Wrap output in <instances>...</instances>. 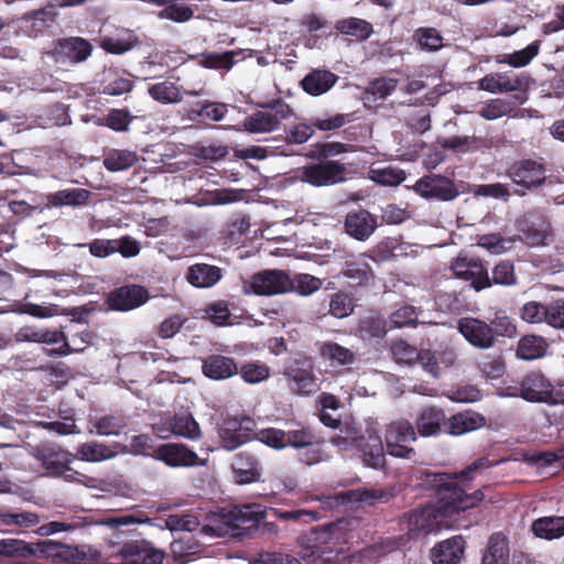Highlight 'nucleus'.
<instances>
[{
  "instance_id": "ddd939ff",
  "label": "nucleus",
  "mask_w": 564,
  "mask_h": 564,
  "mask_svg": "<svg viewBox=\"0 0 564 564\" xmlns=\"http://www.w3.org/2000/svg\"><path fill=\"white\" fill-rule=\"evenodd\" d=\"M458 330L468 343L477 348L486 349L494 344L492 328L480 319L462 318L458 323Z\"/></svg>"
},
{
  "instance_id": "f8f14e48",
  "label": "nucleus",
  "mask_w": 564,
  "mask_h": 564,
  "mask_svg": "<svg viewBox=\"0 0 564 564\" xmlns=\"http://www.w3.org/2000/svg\"><path fill=\"white\" fill-rule=\"evenodd\" d=\"M256 423L250 417L240 421H229L220 432L221 446L234 451L253 437Z\"/></svg>"
},
{
  "instance_id": "20e7f679",
  "label": "nucleus",
  "mask_w": 564,
  "mask_h": 564,
  "mask_svg": "<svg viewBox=\"0 0 564 564\" xmlns=\"http://www.w3.org/2000/svg\"><path fill=\"white\" fill-rule=\"evenodd\" d=\"M290 274L278 269L261 270L242 280L245 295L273 296L289 293Z\"/></svg>"
},
{
  "instance_id": "2eb2a0df",
  "label": "nucleus",
  "mask_w": 564,
  "mask_h": 564,
  "mask_svg": "<svg viewBox=\"0 0 564 564\" xmlns=\"http://www.w3.org/2000/svg\"><path fill=\"white\" fill-rule=\"evenodd\" d=\"M148 299V292L142 286H123L109 295L108 304L116 311H130L144 304Z\"/></svg>"
},
{
  "instance_id": "9d476101",
  "label": "nucleus",
  "mask_w": 564,
  "mask_h": 564,
  "mask_svg": "<svg viewBox=\"0 0 564 564\" xmlns=\"http://www.w3.org/2000/svg\"><path fill=\"white\" fill-rule=\"evenodd\" d=\"M513 183L522 189H513L512 193L523 195L524 189L541 185L545 180V172L541 164L534 161H522L514 164L510 171Z\"/></svg>"
},
{
  "instance_id": "c756f323",
  "label": "nucleus",
  "mask_w": 564,
  "mask_h": 564,
  "mask_svg": "<svg viewBox=\"0 0 564 564\" xmlns=\"http://www.w3.org/2000/svg\"><path fill=\"white\" fill-rule=\"evenodd\" d=\"M122 563H133V564H163L165 554L163 551L147 547L138 551L134 545H126L122 550Z\"/></svg>"
},
{
  "instance_id": "a878e982",
  "label": "nucleus",
  "mask_w": 564,
  "mask_h": 564,
  "mask_svg": "<svg viewBox=\"0 0 564 564\" xmlns=\"http://www.w3.org/2000/svg\"><path fill=\"white\" fill-rule=\"evenodd\" d=\"M547 347L542 336L525 335L518 343L517 357L524 360L539 359L545 356Z\"/></svg>"
},
{
  "instance_id": "6ab92c4d",
  "label": "nucleus",
  "mask_w": 564,
  "mask_h": 564,
  "mask_svg": "<svg viewBox=\"0 0 564 564\" xmlns=\"http://www.w3.org/2000/svg\"><path fill=\"white\" fill-rule=\"evenodd\" d=\"M345 226L351 237L365 240L375 231L377 221L369 212L358 210L347 215Z\"/></svg>"
},
{
  "instance_id": "5fc2aeb1",
  "label": "nucleus",
  "mask_w": 564,
  "mask_h": 564,
  "mask_svg": "<svg viewBox=\"0 0 564 564\" xmlns=\"http://www.w3.org/2000/svg\"><path fill=\"white\" fill-rule=\"evenodd\" d=\"M194 11L191 7L184 4L172 3L159 12L160 19L171 20L177 23H183L191 20Z\"/></svg>"
},
{
  "instance_id": "a18cd8bd",
  "label": "nucleus",
  "mask_w": 564,
  "mask_h": 564,
  "mask_svg": "<svg viewBox=\"0 0 564 564\" xmlns=\"http://www.w3.org/2000/svg\"><path fill=\"white\" fill-rule=\"evenodd\" d=\"M514 242V237L505 238L498 234H489L480 236L477 245L491 253L500 254L509 250Z\"/></svg>"
},
{
  "instance_id": "09e8293b",
  "label": "nucleus",
  "mask_w": 564,
  "mask_h": 564,
  "mask_svg": "<svg viewBox=\"0 0 564 564\" xmlns=\"http://www.w3.org/2000/svg\"><path fill=\"white\" fill-rule=\"evenodd\" d=\"M236 528L237 525L231 523V518L228 514H220L205 524L202 530L210 535L225 536L232 533Z\"/></svg>"
},
{
  "instance_id": "864d4df0",
  "label": "nucleus",
  "mask_w": 564,
  "mask_h": 564,
  "mask_svg": "<svg viewBox=\"0 0 564 564\" xmlns=\"http://www.w3.org/2000/svg\"><path fill=\"white\" fill-rule=\"evenodd\" d=\"M34 546L18 539L0 540V555H31L35 554Z\"/></svg>"
},
{
  "instance_id": "412c9836",
  "label": "nucleus",
  "mask_w": 564,
  "mask_h": 564,
  "mask_svg": "<svg viewBox=\"0 0 564 564\" xmlns=\"http://www.w3.org/2000/svg\"><path fill=\"white\" fill-rule=\"evenodd\" d=\"M481 564H510L509 543L503 534L494 533L489 538Z\"/></svg>"
},
{
  "instance_id": "393cba45",
  "label": "nucleus",
  "mask_w": 564,
  "mask_h": 564,
  "mask_svg": "<svg viewBox=\"0 0 564 564\" xmlns=\"http://www.w3.org/2000/svg\"><path fill=\"white\" fill-rule=\"evenodd\" d=\"M531 529L541 539L554 540L564 536V517H542L533 521Z\"/></svg>"
},
{
  "instance_id": "4d7b16f0",
  "label": "nucleus",
  "mask_w": 564,
  "mask_h": 564,
  "mask_svg": "<svg viewBox=\"0 0 564 564\" xmlns=\"http://www.w3.org/2000/svg\"><path fill=\"white\" fill-rule=\"evenodd\" d=\"M491 284L513 285L517 282L514 267L509 261L498 263L492 270Z\"/></svg>"
},
{
  "instance_id": "de8ad7c7",
  "label": "nucleus",
  "mask_w": 564,
  "mask_h": 564,
  "mask_svg": "<svg viewBox=\"0 0 564 564\" xmlns=\"http://www.w3.org/2000/svg\"><path fill=\"white\" fill-rule=\"evenodd\" d=\"M370 438L373 443L364 448V460L369 467L378 469L383 467L386 462L383 446L378 435H370Z\"/></svg>"
},
{
  "instance_id": "423d86ee",
  "label": "nucleus",
  "mask_w": 564,
  "mask_h": 564,
  "mask_svg": "<svg viewBox=\"0 0 564 564\" xmlns=\"http://www.w3.org/2000/svg\"><path fill=\"white\" fill-rule=\"evenodd\" d=\"M521 397L530 402L564 405V384L555 388L544 376L531 373L521 384Z\"/></svg>"
},
{
  "instance_id": "79ce46f5",
  "label": "nucleus",
  "mask_w": 564,
  "mask_h": 564,
  "mask_svg": "<svg viewBox=\"0 0 564 564\" xmlns=\"http://www.w3.org/2000/svg\"><path fill=\"white\" fill-rule=\"evenodd\" d=\"M62 52L72 62L85 61L91 54V45L84 39L73 37L61 43Z\"/></svg>"
},
{
  "instance_id": "cd10ccee",
  "label": "nucleus",
  "mask_w": 564,
  "mask_h": 564,
  "mask_svg": "<svg viewBox=\"0 0 564 564\" xmlns=\"http://www.w3.org/2000/svg\"><path fill=\"white\" fill-rule=\"evenodd\" d=\"M117 452L111 447L95 441L78 446L76 457L83 462L99 463L116 457Z\"/></svg>"
},
{
  "instance_id": "49530a36",
  "label": "nucleus",
  "mask_w": 564,
  "mask_h": 564,
  "mask_svg": "<svg viewBox=\"0 0 564 564\" xmlns=\"http://www.w3.org/2000/svg\"><path fill=\"white\" fill-rule=\"evenodd\" d=\"M246 383L256 384L267 380L270 376V369L263 364L247 362L238 370Z\"/></svg>"
},
{
  "instance_id": "774afa93",
  "label": "nucleus",
  "mask_w": 564,
  "mask_h": 564,
  "mask_svg": "<svg viewBox=\"0 0 564 564\" xmlns=\"http://www.w3.org/2000/svg\"><path fill=\"white\" fill-rule=\"evenodd\" d=\"M254 564H301V560L291 554L264 552L254 558Z\"/></svg>"
},
{
  "instance_id": "69168bd1",
  "label": "nucleus",
  "mask_w": 564,
  "mask_h": 564,
  "mask_svg": "<svg viewBox=\"0 0 564 564\" xmlns=\"http://www.w3.org/2000/svg\"><path fill=\"white\" fill-rule=\"evenodd\" d=\"M122 430V424L113 416H104L93 424L90 433L100 436L118 435Z\"/></svg>"
},
{
  "instance_id": "603ef678",
  "label": "nucleus",
  "mask_w": 564,
  "mask_h": 564,
  "mask_svg": "<svg viewBox=\"0 0 564 564\" xmlns=\"http://www.w3.org/2000/svg\"><path fill=\"white\" fill-rule=\"evenodd\" d=\"M285 447L306 448L314 444V435L307 429L291 430L285 432Z\"/></svg>"
},
{
  "instance_id": "aec40b11",
  "label": "nucleus",
  "mask_w": 564,
  "mask_h": 564,
  "mask_svg": "<svg viewBox=\"0 0 564 564\" xmlns=\"http://www.w3.org/2000/svg\"><path fill=\"white\" fill-rule=\"evenodd\" d=\"M232 471L238 484H250L258 481L261 477V468L258 460L245 453H240L235 457Z\"/></svg>"
},
{
  "instance_id": "a211bd4d",
  "label": "nucleus",
  "mask_w": 564,
  "mask_h": 564,
  "mask_svg": "<svg viewBox=\"0 0 564 564\" xmlns=\"http://www.w3.org/2000/svg\"><path fill=\"white\" fill-rule=\"evenodd\" d=\"M202 371L212 380H225L238 373V367L230 357L212 355L203 359Z\"/></svg>"
},
{
  "instance_id": "3c124183",
  "label": "nucleus",
  "mask_w": 564,
  "mask_h": 564,
  "mask_svg": "<svg viewBox=\"0 0 564 564\" xmlns=\"http://www.w3.org/2000/svg\"><path fill=\"white\" fill-rule=\"evenodd\" d=\"M512 111L513 106L511 102L503 99H494L480 110V116L486 120H495L509 116Z\"/></svg>"
},
{
  "instance_id": "473e14b6",
  "label": "nucleus",
  "mask_w": 564,
  "mask_h": 564,
  "mask_svg": "<svg viewBox=\"0 0 564 564\" xmlns=\"http://www.w3.org/2000/svg\"><path fill=\"white\" fill-rule=\"evenodd\" d=\"M138 43L134 34L129 30L118 31L116 34L105 36L100 46L110 54H123L130 51Z\"/></svg>"
},
{
  "instance_id": "a19ab883",
  "label": "nucleus",
  "mask_w": 564,
  "mask_h": 564,
  "mask_svg": "<svg viewBox=\"0 0 564 564\" xmlns=\"http://www.w3.org/2000/svg\"><path fill=\"white\" fill-rule=\"evenodd\" d=\"M290 282L289 293L295 292L302 296L312 295L322 288V280L307 273L290 276Z\"/></svg>"
},
{
  "instance_id": "8fccbe9b",
  "label": "nucleus",
  "mask_w": 564,
  "mask_h": 564,
  "mask_svg": "<svg viewBox=\"0 0 564 564\" xmlns=\"http://www.w3.org/2000/svg\"><path fill=\"white\" fill-rule=\"evenodd\" d=\"M199 519L194 514H172L165 520V527L171 531H194L199 527Z\"/></svg>"
},
{
  "instance_id": "e2e57ef3",
  "label": "nucleus",
  "mask_w": 564,
  "mask_h": 564,
  "mask_svg": "<svg viewBox=\"0 0 564 564\" xmlns=\"http://www.w3.org/2000/svg\"><path fill=\"white\" fill-rule=\"evenodd\" d=\"M132 121L129 111L123 109H112L106 117V126L115 131H127Z\"/></svg>"
},
{
  "instance_id": "4468645a",
  "label": "nucleus",
  "mask_w": 564,
  "mask_h": 564,
  "mask_svg": "<svg viewBox=\"0 0 564 564\" xmlns=\"http://www.w3.org/2000/svg\"><path fill=\"white\" fill-rule=\"evenodd\" d=\"M154 431L160 438H169L171 434H174L188 440H197L202 434L198 423L187 413L174 415L169 427L156 425Z\"/></svg>"
},
{
  "instance_id": "4c0bfd02",
  "label": "nucleus",
  "mask_w": 564,
  "mask_h": 564,
  "mask_svg": "<svg viewBox=\"0 0 564 564\" xmlns=\"http://www.w3.org/2000/svg\"><path fill=\"white\" fill-rule=\"evenodd\" d=\"M41 344H61L58 348H53L47 351L48 355H61L66 356L73 352L82 351L83 348H72L70 345L67 343L66 337L63 332L59 330H45L41 329Z\"/></svg>"
},
{
  "instance_id": "6e6d98bb",
  "label": "nucleus",
  "mask_w": 564,
  "mask_h": 564,
  "mask_svg": "<svg viewBox=\"0 0 564 564\" xmlns=\"http://www.w3.org/2000/svg\"><path fill=\"white\" fill-rule=\"evenodd\" d=\"M254 437L265 444L267 446L271 447V448H274V449H283L285 448V431H282V430H279V429H274V427H269V429H264V430H261L259 431Z\"/></svg>"
},
{
  "instance_id": "37998d69",
  "label": "nucleus",
  "mask_w": 564,
  "mask_h": 564,
  "mask_svg": "<svg viewBox=\"0 0 564 564\" xmlns=\"http://www.w3.org/2000/svg\"><path fill=\"white\" fill-rule=\"evenodd\" d=\"M368 177L381 185L397 186L405 180V173L394 167L370 169Z\"/></svg>"
},
{
  "instance_id": "bf43d9fd",
  "label": "nucleus",
  "mask_w": 564,
  "mask_h": 564,
  "mask_svg": "<svg viewBox=\"0 0 564 564\" xmlns=\"http://www.w3.org/2000/svg\"><path fill=\"white\" fill-rule=\"evenodd\" d=\"M354 311L351 299L345 293H336L332 296L329 303V312L337 318H344L350 315Z\"/></svg>"
},
{
  "instance_id": "f3484780",
  "label": "nucleus",
  "mask_w": 564,
  "mask_h": 564,
  "mask_svg": "<svg viewBox=\"0 0 564 564\" xmlns=\"http://www.w3.org/2000/svg\"><path fill=\"white\" fill-rule=\"evenodd\" d=\"M465 542L462 536H454L442 541L431 551L434 564H458L463 557Z\"/></svg>"
},
{
  "instance_id": "72a5a7b5",
  "label": "nucleus",
  "mask_w": 564,
  "mask_h": 564,
  "mask_svg": "<svg viewBox=\"0 0 564 564\" xmlns=\"http://www.w3.org/2000/svg\"><path fill=\"white\" fill-rule=\"evenodd\" d=\"M89 192L84 188H67L47 195L51 206H80L87 203Z\"/></svg>"
},
{
  "instance_id": "052dcab7",
  "label": "nucleus",
  "mask_w": 564,
  "mask_h": 564,
  "mask_svg": "<svg viewBox=\"0 0 564 564\" xmlns=\"http://www.w3.org/2000/svg\"><path fill=\"white\" fill-rule=\"evenodd\" d=\"M398 86V80L389 77L375 79L368 87L367 93L375 99H383L391 95Z\"/></svg>"
},
{
  "instance_id": "c85d7f7f",
  "label": "nucleus",
  "mask_w": 564,
  "mask_h": 564,
  "mask_svg": "<svg viewBox=\"0 0 564 564\" xmlns=\"http://www.w3.org/2000/svg\"><path fill=\"white\" fill-rule=\"evenodd\" d=\"M148 94L158 102L163 105L180 104L183 94L180 86L171 80L155 83L148 87Z\"/></svg>"
},
{
  "instance_id": "0e129e2a",
  "label": "nucleus",
  "mask_w": 564,
  "mask_h": 564,
  "mask_svg": "<svg viewBox=\"0 0 564 564\" xmlns=\"http://www.w3.org/2000/svg\"><path fill=\"white\" fill-rule=\"evenodd\" d=\"M479 87L492 94L508 91L513 88L510 82L499 74L485 76L480 79Z\"/></svg>"
},
{
  "instance_id": "c03bdc74",
  "label": "nucleus",
  "mask_w": 564,
  "mask_h": 564,
  "mask_svg": "<svg viewBox=\"0 0 564 564\" xmlns=\"http://www.w3.org/2000/svg\"><path fill=\"white\" fill-rule=\"evenodd\" d=\"M137 161V155L128 150H115L104 160V165L108 171L119 172L132 166Z\"/></svg>"
},
{
  "instance_id": "13d9d810",
  "label": "nucleus",
  "mask_w": 564,
  "mask_h": 564,
  "mask_svg": "<svg viewBox=\"0 0 564 564\" xmlns=\"http://www.w3.org/2000/svg\"><path fill=\"white\" fill-rule=\"evenodd\" d=\"M199 64L206 68L230 69L234 65V53L226 52L223 54L209 53L203 55Z\"/></svg>"
},
{
  "instance_id": "680f3d73",
  "label": "nucleus",
  "mask_w": 564,
  "mask_h": 564,
  "mask_svg": "<svg viewBox=\"0 0 564 564\" xmlns=\"http://www.w3.org/2000/svg\"><path fill=\"white\" fill-rule=\"evenodd\" d=\"M40 522V518L36 513L24 511L19 513H3L2 523L3 527H33Z\"/></svg>"
},
{
  "instance_id": "7c9ffc66",
  "label": "nucleus",
  "mask_w": 564,
  "mask_h": 564,
  "mask_svg": "<svg viewBox=\"0 0 564 564\" xmlns=\"http://www.w3.org/2000/svg\"><path fill=\"white\" fill-rule=\"evenodd\" d=\"M70 547L72 545L47 540L35 545L34 551H36V553L34 555L41 558L52 560L55 563L69 564V558H72Z\"/></svg>"
},
{
  "instance_id": "7ed1b4c3",
  "label": "nucleus",
  "mask_w": 564,
  "mask_h": 564,
  "mask_svg": "<svg viewBox=\"0 0 564 564\" xmlns=\"http://www.w3.org/2000/svg\"><path fill=\"white\" fill-rule=\"evenodd\" d=\"M33 456L42 463L50 476L61 477L68 482H83L86 478L70 467L74 459L73 454L58 446L36 447L33 449Z\"/></svg>"
},
{
  "instance_id": "ea45409f",
  "label": "nucleus",
  "mask_w": 564,
  "mask_h": 564,
  "mask_svg": "<svg viewBox=\"0 0 564 564\" xmlns=\"http://www.w3.org/2000/svg\"><path fill=\"white\" fill-rule=\"evenodd\" d=\"M344 274L349 279L358 280L359 283L367 282L372 278L369 258L366 254H360L359 257L348 260Z\"/></svg>"
},
{
  "instance_id": "f704fd0d",
  "label": "nucleus",
  "mask_w": 564,
  "mask_h": 564,
  "mask_svg": "<svg viewBox=\"0 0 564 564\" xmlns=\"http://www.w3.org/2000/svg\"><path fill=\"white\" fill-rule=\"evenodd\" d=\"M321 356L328 361L330 366H346L355 360V354L346 347L336 343L327 341L321 347Z\"/></svg>"
},
{
  "instance_id": "f257e3e1",
  "label": "nucleus",
  "mask_w": 564,
  "mask_h": 564,
  "mask_svg": "<svg viewBox=\"0 0 564 564\" xmlns=\"http://www.w3.org/2000/svg\"><path fill=\"white\" fill-rule=\"evenodd\" d=\"M488 462L479 459L464 470L459 477L453 480L447 474L434 475V480L440 484L438 506H426L421 510H414L408 517V529L410 532L430 534L442 529L453 527L452 517L454 513L475 507L484 498L481 491L476 490L468 495L462 485L467 476L479 468H487Z\"/></svg>"
},
{
  "instance_id": "b1692460",
  "label": "nucleus",
  "mask_w": 564,
  "mask_h": 564,
  "mask_svg": "<svg viewBox=\"0 0 564 564\" xmlns=\"http://www.w3.org/2000/svg\"><path fill=\"white\" fill-rule=\"evenodd\" d=\"M220 278L219 268L205 263L189 267L186 273V280L195 288H212Z\"/></svg>"
},
{
  "instance_id": "f03ea898",
  "label": "nucleus",
  "mask_w": 564,
  "mask_h": 564,
  "mask_svg": "<svg viewBox=\"0 0 564 564\" xmlns=\"http://www.w3.org/2000/svg\"><path fill=\"white\" fill-rule=\"evenodd\" d=\"M317 545L303 550L301 557L310 564H327L338 561L343 551L341 545L347 542L344 522L332 523L315 532Z\"/></svg>"
},
{
  "instance_id": "5701e85b",
  "label": "nucleus",
  "mask_w": 564,
  "mask_h": 564,
  "mask_svg": "<svg viewBox=\"0 0 564 564\" xmlns=\"http://www.w3.org/2000/svg\"><path fill=\"white\" fill-rule=\"evenodd\" d=\"M338 77L328 70H313L302 79L303 89L312 95L319 96L328 91L337 82Z\"/></svg>"
},
{
  "instance_id": "338daca9",
  "label": "nucleus",
  "mask_w": 564,
  "mask_h": 564,
  "mask_svg": "<svg viewBox=\"0 0 564 564\" xmlns=\"http://www.w3.org/2000/svg\"><path fill=\"white\" fill-rule=\"evenodd\" d=\"M206 317L215 325L224 326L230 324V312L228 305L224 301L213 303L206 308Z\"/></svg>"
},
{
  "instance_id": "1a4fd4ad",
  "label": "nucleus",
  "mask_w": 564,
  "mask_h": 564,
  "mask_svg": "<svg viewBox=\"0 0 564 564\" xmlns=\"http://www.w3.org/2000/svg\"><path fill=\"white\" fill-rule=\"evenodd\" d=\"M153 456L170 467H193L205 465V459H199L197 454L183 444H163L159 446Z\"/></svg>"
},
{
  "instance_id": "39448f33",
  "label": "nucleus",
  "mask_w": 564,
  "mask_h": 564,
  "mask_svg": "<svg viewBox=\"0 0 564 564\" xmlns=\"http://www.w3.org/2000/svg\"><path fill=\"white\" fill-rule=\"evenodd\" d=\"M415 440V431L406 420L392 421L386 426L384 443L387 452L391 456L412 458L414 449L409 444Z\"/></svg>"
},
{
  "instance_id": "c9c22d12",
  "label": "nucleus",
  "mask_w": 564,
  "mask_h": 564,
  "mask_svg": "<svg viewBox=\"0 0 564 564\" xmlns=\"http://www.w3.org/2000/svg\"><path fill=\"white\" fill-rule=\"evenodd\" d=\"M338 32L355 36L358 40H366L372 34V25L366 20L358 18H346L336 22Z\"/></svg>"
},
{
  "instance_id": "4be33fe9",
  "label": "nucleus",
  "mask_w": 564,
  "mask_h": 564,
  "mask_svg": "<svg viewBox=\"0 0 564 564\" xmlns=\"http://www.w3.org/2000/svg\"><path fill=\"white\" fill-rule=\"evenodd\" d=\"M486 420L482 415L474 411H465L449 417L446 427L452 435H462L482 427Z\"/></svg>"
},
{
  "instance_id": "58836bf2",
  "label": "nucleus",
  "mask_w": 564,
  "mask_h": 564,
  "mask_svg": "<svg viewBox=\"0 0 564 564\" xmlns=\"http://www.w3.org/2000/svg\"><path fill=\"white\" fill-rule=\"evenodd\" d=\"M413 39L422 51L436 52L444 46L441 33L434 28L415 30Z\"/></svg>"
},
{
  "instance_id": "bb28decb",
  "label": "nucleus",
  "mask_w": 564,
  "mask_h": 564,
  "mask_svg": "<svg viewBox=\"0 0 564 564\" xmlns=\"http://www.w3.org/2000/svg\"><path fill=\"white\" fill-rule=\"evenodd\" d=\"M278 129V121L269 110L257 111L247 117L238 131L249 133H269Z\"/></svg>"
},
{
  "instance_id": "e433bc0d",
  "label": "nucleus",
  "mask_w": 564,
  "mask_h": 564,
  "mask_svg": "<svg viewBox=\"0 0 564 564\" xmlns=\"http://www.w3.org/2000/svg\"><path fill=\"white\" fill-rule=\"evenodd\" d=\"M386 497L384 491L382 490H348L345 492H340L335 497H329L328 499L334 501L335 505H344L347 502H368L373 503L377 500H382Z\"/></svg>"
},
{
  "instance_id": "2f4dec72",
  "label": "nucleus",
  "mask_w": 564,
  "mask_h": 564,
  "mask_svg": "<svg viewBox=\"0 0 564 564\" xmlns=\"http://www.w3.org/2000/svg\"><path fill=\"white\" fill-rule=\"evenodd\" d=\"M445 415L442 410L436 408L425 409L416 420V429L421 436L429 437L436 435L441 431Z\"/></svg>"
},
{
  "instance_id": "dca6fc26",
  "label": "nucleus",
  "mask_w": 564,
  "mask_h": 564,
  "mask_svg": "<svg viewBox=\"0 0 564 564\" xmlns=\"http://www.w3.org/2000/svg\"><path fill=\"white\" fill-rule=\"evenodd\" d=\"M283 373L288 378L289 388L296 394L308 395L318 389L311 367L290 366Z\"/></svg>"
},
{
  "instance_id": "9b49d317",
  "label": "nucleus",
  "mask_w": 564,
  "mask_h": 564,
  "mask_svg": "<svg viewBox=\"0 0 564 564\" xmlns=\"http://www.w3.org/2000/svg\"><path fill=\"white\" fill-rule=\"evenodd\" d=\"M413 189L424 198L451 200L457 196V191L452 181L440 175H431L419 180Z\"/></svg>"
},
{
  "instance_id": "6e6552de",
  "label": "nucleus",
  "mask_w": 564,
  "mask_h": 564,
  "mask_svg": "<svg viewBox=\"0 0 564 564\" xmlns=\"http://www.w3.org/2000/svg\"><path fill=\"white\" fill-rule=\"evenodd\" d=\"M452 270L457 278L470 281L476 291L491 285L487 269L477 258L460 254L452 263Z\"/></svg>"
},
{
  "instance_id": "0eeeda50",
  "label": "nucleus",
  "mask_w": 564,
  "mask_h": 564,
  "mask_svg": "<svg viewBox=\"0 0 564 564\" xmlns=\"http://www.w3.org/2000/svg\"><path fill=\"white\" fill-rule=\"evenodd\" d=\"M299 178L315 187L329 186L346 180V167L337 161L326 160L303 166Z\"/></svg>"
}]
</instances>
